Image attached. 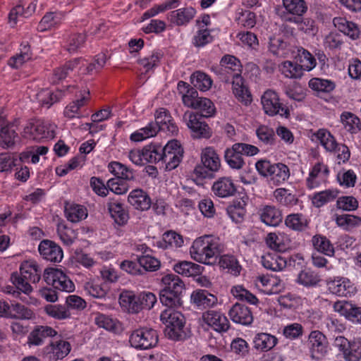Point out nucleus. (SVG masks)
Listing matches in <instances>:
<instances>
[{
	"instance_id": "f257e3e1",
	"label": "nucleus",
	"mask_w": 361,
	"mask_h": 361,
	"mask_svg": "<svg viewBox=\"0 0 361 361\" xmlns=\"http://www.w3.org/2000/svg\"><path fill=\"white\" fill-rule=\"evenodd\" d=\"M220 252L219 238L213 235H204L196 238L190 248L191 257L195 261L204 264H214Z\"/></svg>"
},
{
	"instance_id": "f03ea898",
	"label": "nucleus",
	"mask_w": 361,
	"mask_h": 361,
	"mask_svg": "<svg viewBox=\"0 0 361 361\" xmlns=\"http://www.w3.org/2000/svg\"><path fill=\"white\" fill-rule=\"evenodd\" d=\"M19 271V274L11 275V281L18 290L28 295L32 291L30 283H37L41 279V269L35 259H28L20 263Z\"/></svg>"
},
{
	"instance_id": "7ed1b4c3",
	"label": "nucleus",
	"mask_w": 361,
	"mask_h": 361,
	"mask_svg": "<svg viewBox=\"0 0 361 361\" xmlns=\"http://www.w3.org/2000/svg\"><path fill=\"white\" fill-rule=\"evenodd\" d=\"M161 322L165 325L164 334L171 340L180 341L185 338L183 315L173 308H166L160 315Z\"/></svg>"
},
{
	"instance_id": "20e7f679",
	"label": "nucleus",
	"mask_w": 361,
	"mask_h": 361,
	"mask_svg": "<svg viewBox=\"0 0 361 361\" xmlns=\"http://www.w3.org/2000/svg\"><path fill=\"white\" fill-rule=\"evenodd\" d=\"M55 126L49 121L35 120L29 122L23 129V136L35 141L51 139L54 137Z\"/></svg>"
},
{
	"instance_id": "39448f33",
	"label": "nucleus",
	"mask_w": 361,
	"mask_h": 361,
	"mask_svg": "<svg viewBox=\"0 0 361 361\" xmlns=\"http://www.w3.org/2000/svg\"><path fill=\"white\" fill-rule=\"evenodd\" d=\"M157 331L152 328L142 327L134 330L130 336V345L137 350H147L157 345Z\"/></svg>"
},
{
	"instance_id": "423d86ee",
	"label": "nucleus",
	"mask_w": 361,
	"mask_h": 361,
	"mask_svg": "<svg viewBox=\"0 0 361 361\" xmlns=\"http://www.w3.org/2000/svg\"><path fill=\"white\" fill-rule=\"evenodd\" d=\"M43 278L45 282L55 289L73 292L75 290V285L69 277L61 269L55 268H47L44 270Z\"/></svg>"
},
{
	"instance_id": "0eeeda50",
	"label": "nucleus",
	"mask_w": 361,
	"mask_h": 361,
	"mask_svg": "<svg viewBox=\"0 0 361 361\" xmlns=\"http://www.w3.org/2000/svg\"><path fill=\"white\" fill-rule=\"evenodd\" d=\"M161 161L165 164L168 171L176 169L180 163L183 157V148L176 140H172L162 147Z\"/></svg>"
},
{
	"instance_id": "6e6552de",
	"label": "nucleus",
	"mask_w": 361,
	"mask_h": 361,
	"mask_svg": "<svg viewBox=\"0 0 361 361\" xmlns=\"http://www.w3.org/2000/svg\"><path fill=\"white\" fill-rule=\"evenodd\" d=\"M335 345L342 353L345 361H360L361 360V338L348 341L343 336H338Z\"/></svg>"
},
{
	"instance_id": "1a4fd4ad",
	"label": "nucleus",
	"mask_w": 361,
	"mask_h": 361,
	"mask_svg": "<svg viewBox=\"0 0 361 361\" xmlns=\"http://www.w3.org/2000/svg\"><path fill=\"white\" fill-rule=\"evenodd\" d=\"M261 103L265 114L269 116L280 115L287 117L289 111L280 102L279 97L275 91L267 90L261 97Z\"/></svg>"
},
{
	"instance_id": "9d476101",
	"label": "nucleus",
	"mask_w": 361,
	"mask_h": 361,
	"mask_svg": "<svg viewBox=\"0 0 361 361\" xmlns=\"http://www.w3.org/2000/svg\"><path fill=\"white\" fill-rule=\"evenodd\" d=\"M329 169L322 161H317L309 170L308 176L305 179V185L309 190L319 188L327 182Z\"/></svg>"
},
{
	"instance_id": "9b49d317",
	"label": "nucleus",
	"mask_w": 361,
	"mask_h": 361,
	"mask_svg": "<svg viewBox=\"0 0 361 361\" xmlns=\"http://www.w3.org/2000/svg\"><path fill=\"white\" fill-rule=\"evenodd\" d=\"M71 350L69 342L65 340L54 341L43 348L42 357L48 361H58L66 357Z\"/></svg>"
},
{
	"instance_id": "f8f14e48",
	"label": "nucleus",
	"mask_w": 361,
	"mask_h": 361,
	"mask_svg": "<svg viewBox=\"0 0 361 361\" xmlns=\"http://www.w3.org/2000/svg\"><path fill=\"white\" fill-rule=\"evenodd\" d=\"M184 119L187 126L191 130L192 136L195 138H209L212 132L207 123L201 121L197 114L186 112Z\"/></svg>"
},
{
	"instance_id": "ddd939ff",
	"label": "nucleus",
	"mask_w": 361,
	"mask_h": 361,
	"mask_svg": "<svg viewBox=\"0 0 361 361\" xmlns=\"http://www.w3.org/2000/svg\"><path fill=\"white\" fill-rule=\"evenodd\" d=\"M328 290L339 297H350L356 293L355 284L348 278L335 277L326 283Z\"/></svg>"
},
{
	"instance_id": "4468645a",
	"label": "nucleus",
	"mask_w": 361,
	"mask_h": 361,
	"mask_svg": "<svg viewBox=\"0 0 361 361\" xmlns=\"http://www.w3.org/2000/svg\"><path fill=\"white\" fill-rule=\"evenodd\" d=\"M37 0L28 3L20 1V4L12 8L8 13V23L11 27H15L18 22L23 18H29L36 11Z\"/></svg>"
},
{
	"instance_id": "2eb2a0df",
	"label": "nucleus",
	"mask_w": 361,
	"mask_h": 361,
	"mask_svg": "<svg viewBox=\"0 0 361 361\" xmlns=\"http://www.w3.org/2000/svg\"><path fill=\"white\" fill-rule=\"evenodd\" d=\"M162 54L159 51H153L152 54L140 59L137 61V74L140 79L146 80L154 72L160 63Z\"/></svg>"
},
{
	"instance_id": "dca6fc26",
	"label": "nucleus",
	"mask_w": 361,
	"mask_h": 361,
	"mask_svg": "<svg viewBox=\"0 0 361 361\" xmlns=\"http://www.w3.org/2000/svg\"><path fill=\"white\" fill-rule=\"evenodd\" d=\"M202 320L217 332H226L230 327V322L224 314L216 310H207L202 314Z\"/></svg>"
},
{
	"instance_id": "f3484780",
	"label": "nucleus",
	"mask_w": 361,
	"mask_h": 361,
	"mask_svg": "<svg viewBox=\"0 0 361 361\" xmlns=\"http://www.w3.org/2000/svg\"><path fill=\"white\" fill-rule=\"evenodd\" d=\"M154 123H157L159 131L162 130L172 135L178 132V126L166 109H158L154 114Z\"/></svg>"
},
{
	"instance_id": "a211bd4d",
	"label": "nucleus",
	"mask_w": 361,
	"mask_h": 361,
	"mask_svg": "<svg viewBox=\"0 0 361 361\" xmlns=\"http://www.w3.org/2000/svg\"><path fill=\"white\" fill-rule=\"evenodd\" d=\"M38 250L44 259L51 262H60L63 257L61 247L49 240H42Z\"/></svg>"
},
{
	"instance_id": "6ab92c4d",
	"label": "nucleus",
	"mask_w": 361,
	"mask_h": 361,
	"mask_svg": "<svg viewBox=\"0 0 361 361\" xmlns=\"http://www.w3.org/2000/svg\"><path fill=\"white\" fill-rule=\"evenodd\" d=\"M308 342L313 357L319 358L326 353L328 342L326 336L319 331H312L309 336Z\"/></svg>"
},
{
	"instance_id": "aec40b11",
	"label": "nucleus",
	"mask_w": 361,
	"mask_h": 361,
	"mask_svg": "<svg viewBox=\"0 0 361 361\" xmlns=\"http://www.w3.org/2000/svg\"><path fill=\"white\" fill-rule=\"evenodd\" d=\"M255 283L258 288L268 295L278 293L283 288L281 280L274 276H259L257 278Z\"/></svg>"
},
{
	"instance_id": "412c9836",
	"label": "nucleus",
	"mask_w": 361,
	"mask_h": 361,
	"mask_svg": "<svg viewBox=\"0 0 361 361\" xmlns=\"http://www.w3.org/2000/svg\"><path fill=\"white\" fill-rule=\"evenodd\" d=\"M56 334V331L49 326H37L28 335L27 344L29 346L41 345L45 338L54 337Z\"/></svg>"
},
{
	"instance_id": "4be33fe9",
	"label": "nucleus",
	"mask_w": 361,
	"mask_h": 361,
	"mask_svg": "<svg viewBox=\"0 0 361 361\" xmlns=\"http://www.w3.org/2000/svg\"><path fill=\"white\" fill-rule=\"evenodd\" d=\"M232 91L238 101L244 105L247 106L252 102V94L241 75L233 79Z\"/></svg>"
},
{
	"instance_id": "5701e85b",
	"label": "nucleus",
	"mask_w": 361,
	"mask_h": 361,
	"mask_svg": "<svg viewBox=\"0 0 361 361\" xmlns=\"http://www.w3.org/2000/svg\"><path fill=\"white\" fill-rule=\"evenodd\" d=\"M212 191L219 197H228L236 192V186L231 178L223 177L216 180L212 185Z\"/></svg>"
},
{
	"instance_id": "b1692460",
	"label": "nucleus",
	"mask_w": 361,
	"mask_h": 361,
	"mask_svg": "<svg viewBox=\"0 0 361 361\" xmlns=\"http://www.w3.org/2000/svg\"><path fill=\"white\" fill-rule=\"evenodd\" d=\"M231 320L242 325H249L253 320L250 310L245 305L235 303L229 311Z\"/></svg>"
},
{
	"instance_id": "393cba45",
	"label": "nucleus",
	"mask_w": 361,
	"mask_h": 361,
	"mask_svg": "<svg viewBox=\"0 0 361 361\" xmlns=\"http://www.w3.org/2000/svg\"><path fill=\"white\" fill-rule=\"evenodd\" d=\"M288 262L287 258L277 252L267 253L262 257L263 267L274 271L283 270Z\"/></svg>"
},
{
	"instance_id": "a878e982",
	"label": "nucleus",
	"mask_w": 361,
	"mask_h": 361,
	"mask_svg": "<svg viewBox=\"0 0 361 361\" xmlns=\"http://www.w3.org/2000/svg\"><path fill=\"white\" fill-rule=\"evenodd\" d=\"M177 89L179 94L182 95L183 104L187 107L194 109L200 98L198 97L197 91L182 80L178 82Z\"/></svg>"
},
{
	"instance_id": "bb28decb",
	"label": "nucleus",
	"mask_w": 361,
	"mask_h": 361,
	"mask_svg": "<svg viewBox=\"0 0 361 361\" xmlns=\"http://www.w3.org/2000/svg\"><path fill=\"white\" fill-rule=\"evenodd\" d=\"M128 202L137 209L147 210L152 205L150 197L141 189L132 190L128 197Z\"/></svg>"
},
{
	"instance_id": "cd10ccee",
	"label": "nucleus",
	"mask_w": 361,
	"mask_h": 361,
	"mask_svg": "<svg viewBox=\"0 0 361 361\" xmlns=\"http://www.w3.org/2000/svg\"><path fill=\"white\" fill-rule=\"evenodd\" d=\"M201 161L210 171L216 172L221 167V159L216 150L212 147H207L201 152Z\"/></svg>"
},
{
	"instance_id": "c85d7f7f",
	"label": "nucleus",
	"mask_w": 361,
	"mask_h": 361,
	"mask_svg": "<svg viewBox=\"0 0 361 361\" xmlns=\"http://www.w3.org/2000/svg\"><path fill=\"white\" fill-rule=\"evenodd\" d=\"M277 343V338L268 333H258L253 338L254 348L260 352H268Z\"/></svg>"
},
{
	"instance_id": "c756f323",
	"label": "nucleus",
	"mask_w": 361,
	"mask_h": 361,
	"mask_svg": "<svg viewBox=\"0 0 361 361\" xmlns=\"http://www.w3.org/2000/svg\"><path fill=\"white\" fill-rule=\"evenodd\" d=\"M333 22L334 26L340 32L348 36L350 39H356L359 37L360 30L355 23L342 17L334 18Z\"/></svg>"
},
{
	"instance_id": "7c9ffc66",
	"label": "nucleus",
	"mask_w": 361,
	"mask_h": 361,
	"mask_svg": "<svg viewBox=\"0 0 361 361\" xmlns=\"http://www.w3.org/2000/svg\"><path fill=\"white\" fill-rule=\"evenodd\" d=\"M196 13V10L191 6L181 8L171 12L170 20L178 26L185 25L194 18Z\"/></svg>"
},
{
	"instance_id": "2f4dec72",
	"label": "nucleus",
	"mask_w": 361,
	"mask_h": 361,
	"mask_svg": "<svg viewBox=\"0 0 361 361\" xmlns=\"http://www.w3.org/2000/svg\"><path fill=\"white\" fill-rule=\"evenodd\" d=\"M220 65L222 70L228 75H231L232 79L238 75H241L242 65L239 59L232 55L224 56L221 61Z\"/></svg>"
},
{
	"instance_id": "473e14b6",
	"label": "nucleus",
	"mask_w": 361,
	"mask_h": 361,
	"mask_svg": "<svg viewBox=\"0 0 361 361\" xmlns=\"http://www.w3.org/2000/svg\"><path fill=\"white\" fill-rule=\"evenodd\" d=\"M64 212L66 219L72 223H78L85 219L88 214L85 207L75 203L66 204Z\"/></svg>"
},
{
	"instance_id": "72a5a7b5",
	"label": "nucleus",
	"mask_w": 361,
	"mask_h": 361,
	"mask_svg": "<svg viewBox=\"0 0 361 361\" xmlns=\"http://www.w3.org/2000/svg\"><path fill=\"white\" fill-rule=\"evenodd\" d=\"M312 243L314 250L328 257H333L335 254L334 245L326 236L317 234L312 238Z\"/></svg>"
},
{
	"instance_id": "f704fd0d",
	"label": "nucleus",
	"mask_w": 361,
	"mask_h": 361,
	"mask_svg": "<svg viewBox=\"0 0 361 361\" xmlns=\"http://www.w3.org/2000/svg\"><path fill=\"white\" fill-rule=\"evenodd\" d=\"M81 62L84 64L85 61H81ZM80 63V61L73 59L66 62L63 66L55 68L49 78L50 82L51 83H57L65 79L68 75H69L71 72L76 71L75 65H78Z\"/></svg>"
},
{
	"instance_id": "c9c22d12",
	"label": "nucleus",
	"mask_w": 361,
	"mask_h": 361,
	"mask_svg": "<svg viewBox=\"0 0 361 361\" xmlns=\"http://www.w3.org/2000/svg\"><path fill=\"white\" fill-rule=\"evenodd\" d=\"M260 219L268 226H276L282 221L281 212L274 206H265L260 210Z\"/></svg>"
},
{
	"instance_id": "e433bc0d",
	"label": "nucleus",
	"mask_w": 361,
	"mask_h": 361,
	"mask_svg": "<svg viewBox=\"0 0 361 361\" xmlns=\"http://www.w3.org/2000/svg\"><path fill=\"white\" fill-rule=\"evenodd\" d=\"M118 302L121 307L128 312H139L137 295L136 296L133 291L123 290L119 295Z\"/></svg>"
},
{
	"instance_id": "4c0bfd02",
	"label": "nucleus",
	"mask_w": 361,
	"mask_h": 361,
	"mask_svg": "<svg viewBox=\"0 0 361 361\" xmlns=\"http://www.w3.org/2000/svg\"><path fill=\"white\" fill-rule=\"evenodd\" d=\"M64 20V13L63 12H49L47 13L41 19L38 30L40 32L56 27Z\"/></svg>"
},
{
	"instance_id": "58836bf2",
	"label": "nucleus",
	"mask_w": 361,
	"mask_h": 361,
	"mask_svg": "<svg viewBox=\"0 0 361 361\" xmlns=\"http://www.w3.org/2000/svg\"><path fill=\"white\" fill-rule=\"evenodd\" d=\"M202 269L200 265L189 261H180L173 265L176 273L187 277L200 275Z\"/></svg>"
},
{
	"instance_id": "ea45409f",
	"label": "nucleus",
	"mask_w": 361,
	"mask_h": 361,
	"mask_svg": "<svg viewBox=\"0 0 361 361\" xmlns=\"http://www.w3.org/2000/svg\"><path fill=\"white\" fill-rule=\"evenodd\" d=\"M191 300L197 306L207 308L217 302L216 297L205 290H197L192 292Z\"/></svg>"
},
{
	"instance_id": "a19ab883",
	"label": "nucleus",
	"mask_w": 361,
	"mask_h": 361,
	"mask_svg": "<svg viewBox=\"0 0 361 361\" xmlns=\"http://www.w3.org/2000/svg\"><path fill=\"white\" fill-rule=\"evenodd\" d=\"M63 96L61 91L52 92L48 89H42L36 93L35 98L42 106L49 108L53 104L59 101Z\"/></svg>"
},
{
	"instance_id": "79ce46f5",
	"label": "nucleus",
	"mask_w": 361,
	"mask_h": 361,
	"mask_svg": "<svg viewBox=\"0 0 361 361\" xmlns=\"http://www.w3.org/2000/svg\"><path fill=\"white\" fill-rule=\"evenodd\" d=\"M89 99L90 92L85 91L80 99L73 101L66 106L63 111L64 116L69 118L80 117V109L87 104Z\"/></svg>"
},
{
	"instance_id": "37998d69",
	"label": "nucleus",
	"mask_w": 361,
	"mask_h": 361,
	"mask_svg": "<svg viewBox=\"0 0 361 361\" xmlns=\"http://www.w3.org/2000/svg\"><path fill=\"white\" fill-rule=\"evenodd\" d=\"M290 242L288 237L283 233H269L266 238L267 245L272 250L281 252L286 249Z\"/></svg>"
},
{
	"instance_id": "c03bdc74",
	"label": "nucleus",
	"mask_w": 361,
	"mask_h": 361,
	"mask_svg": "<svg viewBox=\"0 0 361 361\" xmlns=\"http://www.w3.org/2000/svg\"><path fill=\"white\" fill-rule=\"evenodd\" d=\"M159 132V127L157 123L151 121L143 128H141L133 133L130 136V140L132 142H142L148 138L154 137Z\"/></svg>"
},
{
	"instance_id": "a18cd8bd",
	"label": "nucleus",
	"mask_w": 361,
	"mask_h": 361,
	"mask_svg": "<svg viewBox=\"0 0 361 361\" xmlns=\"http://www.w3.org/2000/svg\"><path fill=\"white\" fill-rule=\"evenodd\" d=\"M108 209L111 216L114 221L119 226H123L127 224L129 216L123 204L114 202L108 204Z\"/></svg>"
},
{
	"instance_id": "49530a36",
	"label": "nucleus",
	"mask_w": 361,
	"mask_h": 361,
	"mask_svg": "<svg viewBox=\"0 0 361 361\" xmlns=\"http://www.w3.org/2000/svg\"><path fill=\"white\" fill-rule=\"evenodd\" d=\"M161 283L164 285L162 290L180 295L184 288L183 281L173 274H169L164 276L161 279Z\"/></svg>"
},
{
	"instance_id": "de8ad7c7",
	"label": "nucleus",
	"mask_w": 361,
	"mask_h": 361,
	"mask_svg": "<svg viewBox=\"0 0 361 361\" xmlns=\"http://www.w3.org/2000/svg\"><path fill=\"white\" fill-rule=\"evenodd\" d=\"M334 221L338 227L345 231H350L361 225L360 216L348 214H336Z\"/></svg>"
},
{
	"instance_id": "09e8293b",
	"label": "nucleus",
	"mask_w": 361,
	"mask_h": 361,
	"mask_svg": "<svg viewBox=\"0 0 361 361\" xmlns=\"http://www.w3.org/2000/svg\"><path fill=\"white\" fill-rule=\"evenodd\" d=\"M94 315V323L98 327L112 332H117L120 330L121 324L117 319L100 312H97Z\"/></svg>"
},
{
	"instance_id": "8fccbe9b",
	"label": "nucleus",
	"mask_w": 361,
	"mask_h": 361,
	"mask_svg": "<svg viewBox=\"0 0 361 361\" xmlns=\"http://www.w3.org/2000/svg\"><path fill=\"white\" fill-rule=\"evenodd\" d=\"M84 289L87 294L92 298L104 299L106 296L109 289L104 283L96 281H90L85 283Z\"/></svg>"
},
{
	"instance_id": "3c124183",
	"label": "nucleus",
	"mask_w": 361,
	"mask_h": 361,
	"mask_svg": "<svg viewBox=\"0 0 361 361\" xmlns=\"http://www.w3.org/2000/svg\"><path fill=\"white\" fill-rule=\"evenodd\" d=\"M286 11L292 15L291 17H301L307 10V6L304 0H283ZM288 17L287 16H284Z\"/></svg>"
},
{
	"instance_id": "603ef678",
	"label": "nucleus",
	"mask_w": 361,
	"mask_h": 361,
	"mask_svg": "<svg viewBox=\"0 0 361 361\" xmlns=\"http://www.w3.org/2000/svg\"><path fill=\"white\" fill-rule=\"evenodd\" d=\"M108 169L120 180H131L134 179L133 171L120 162L111 161L108 165Z\"/></svg>"
},
{
	"instance_id": "864d4df0",
	"label": "nucleus",
	"mask_w": 361,
	"mask_h": 361,
	"mask_svg": "<svg viewBox=\"0 0 361 361\" xmlns=\"http://www.w3.org/2000/svg\"><path fill=\"white\" fill-rule=\"evenodd\" d=\"M273 195L276 202L281 206L291 207L298 202V198L295 195L283 188L276 189L274 191Z\"/></svg>"
},
{
	"instance_id": "5fc2aeb1",
	"label": "nucleus",
	"mask_w": 361,
	"mask_h": 361,
	"mask_svg": "<svg viewBox=\"0 0 361 361\" xmlns=\"http://www.w3.org/2000/svg\"><path fill=\"white\" fill-rule=\"evenodd\" d=\"M85 39L84 33H71L66 37L63 47L68 52L74 53L83 46Z\"/></svg>"
},
{
	"instance_id": "6e6d98bb",
	"label": "nucleus",
	"mask_w": 361,
	"mask_h": 361,
	"mask_svg": "<svg viewBox=\"0 0 361 361\" xmlns=\"http://www.w3.org/2000/svg\"><path fill=\"white\" fill-rule=\"evenodd\" d=\"M340 119L343 128L350 133H356L361 129L360 118L351 112H343Z\"/></svg>"
},
{
	"instance_id": "4d7b16f0",
	"label": "nucleus",
	"mask_w": 361,
	"mask_h": 361,
	"mask_svg": "<svg viewBox=\"0 0 361 361\" xmlns=\"http://www.w3.org/2000/svg\"><path fill=\"white\" fill-rule=\"evenodd\" d=\"M338 195L336 189H328L313 195L312 202L316 207H321L328 202L334 201Z\"/></svg>"
},
{
	"instance_id": "13d9d810",
	"label": "nucleus",
	"mask_w": 361,
	"mask_h": 361,
	"mask_svg": "<svg viewBox=\"0 0 361 361\" xmlns=\"http://www.w3.org/2000/svg\"><path fill=\"white\" fill-rule=\"evenodd\" d=\"M48 150L49 148L46 146L31 147L20 154V160L26 162L30 159L32 164H37L39 161V156L47 154Z\"/></svg>"
},
{
	"instance_id": "bf43d9fd",
	"label": "nucleus",
	"mask_w": 361,
	"mask_h": 361,
	"mask_svg": "<svg viewBox=\"0 0 361 361\" xmlns=\"http://www.w3.org/2000/svg\"><path fill=\"white\" fill-rule=\"evenodd\" d=\"M219 264L221 268L226 269L227 272L233 276H237L240 273L241 266L239 264L237 259L233 255H222L219 260Z\"/></svg>"
},
{
	"instance_id": "052dcab7",
	"label": "nucleus",
	"mask_w": 361,
	"mask_h": 361,
	"mask_svg": "<svg viewBox=\"0 0 361 361\" xmlns=\"http://www.w3.org/2000/svg\"><path fill=\"white\" fill-rule=\"evenodd\" d=\"M183 244V237L175 231H167L163 234L159 246L163 249L169 247H180Z\"/></svg>"
},
{
	"instance_id": "680f3d73",
	"label": "nucleus",
	"mask_w": 361,
	"mask_h": 361,
	"mask_svg": "<svg viewBox=\"0 0 361 361\" xmlns=\"http://www.w3.org/2000/svg\"><path fill=\"white\" fill-rule=\"evenodd\" d=\"M308 224L307 218L301 214H289L285 219L286 226L297 231H304L308 226Z\"/></svg>"
},
{
	"instance_id": "e2e57ef3",
	"label": "nucleus",
	"mask_w": 361,
	"mask_h": 361,
	"mask_svg": "<svg viewBox=\"0 0 361 361\" xmlns=\"http://www.w3.org/2000/svg\"><path fill=\"white\" fill-rule=\"evenodd\" d=\"M11 313L8 314V318L18 319H32L35 317L34 312L20 303H13L11 305Z\"/></svg>"
},
{
	"instance_id": "0e129e2a",
	"label": "nucleus",
	"mask_w": 361,
	"mask_h": 361,
	"mask_svg": "<svg viewBox=\"0 0 361 361\" xmlns=\"http://www.w3.org/2000/svg\"><path fill=\"white\" fill-rule=\"evenodd\" d=\"M224 157L228 166L232 169H240L245 164L242 154L235 148L234 144L231 148H228L225 151Z\"/></svg>"
},
{
	"instance_id": "69168bd1",
	"label": "nucleus",
	"mask_w": 361,
	"mask_h": 361,
	"mask_svg": "<svg viewBox=\"0 0 361 361\" xmlns=\"http://www.w3.org/2000/svg\"><path fill=\"white\" fill-rule=\"evenodd\" d=\"M60 240L66 245L73 244L77 238V233L73 228L68 227L63 221L59 222L56 228Z\"/></svg>"
},
{
	"instance_id": "338daca9",
	"label": "nucleus",
	"mask_w": 361,
	"mask_h": 361,
	"mask_svg": "<svg viewBox=\"0 0 361 361\" xmlns=\"http://www.w3.org/2000/svg\"><path fill=\"white\" fill-rule=\"evenodd\" d=\"M297 63L302 68V71H310L316 66L314 56L304 49H298Z\"/></svg>"
},
{
	"instance_id": "774afa93",
	"label": "nucleus",
	"mask_w": 361,
	"mask_h": 361,
	"mask_svg": "<svg viewBox=\"0 0 361 361\" xmlns=\"http://www.w3.org/2000/svg\"><path fill=\"white\" fill-rule=\"evenodd\" d=\"M191 81L196 88L203 92L208 90L213 82L210 76L202 71L195 72L191 76Z\"/></svg>"
}]
</instances>
